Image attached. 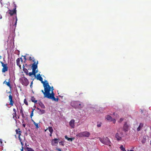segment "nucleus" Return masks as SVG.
<instances>
[{
    "label": "nucleus",
    "instance_id": "nucleus-1",
    "mask_svg": "<svg viewBox=\"0 0 151 151\" xmlns=\"http://www.w3.org/2000/svg\"><path fill=\"white\" fill-rule=\"evenodd\" d=\"M43 87L44 88V91L42 90L41 91L44 94L45 98H47V96H49L50 94V91L51 92L52 87L50 86L47 81L46 82H43Z\"/></svg>",
    "mask_w": 151,
    "mask_h": 151
},
{
    "label": "nucleus",
    "instance_id": "nucleus-2",
    "mask_svg": "<svg viewBox=\"0 0 151 151\" xmlns=\"http://www.w3.org/2000/svg\"><path fill=\"white\" fill-rule=\"evenodd\" d=\"M15 7L14 9L13 10H11L10 9H9L7 12H6V14H10V16H12L13 14H15V18H16V21L15 23V24L13 25V27L15 28L16 26L17 21V13H16V5L15 4Z\"/></svg>",
    "mask_w": 151,
    "mask_h": 151
},
{
    "label": "nucleus",
    "instance_id": "nucleus-3",
    "mask_svg": "<svg viewBox=\"0 0 151 151\" xmlns=\"http://www.w3.org/2000/svg\"><path fill=\"white\" fill-rule=\"evenodd\" d=\"M70 105L76 109H81L83 107V105L78 101H72L71 102Z\"/></svg>",
    "mask_w": 151,
    "mask_h": 151
},
{
    "label": "nucleus",
    "instance_id": "nucleus-4",
    "mask_svg": "<svg viewBox=\"0 0 151 151\" xmlns=\"http://www.w3.org/2000/svg\"><path fill=\"white\" fill-rule=\"evenodd\" d=\"M99 140L104 144L109 146H111V142L109 139L107 137L99 138Z\"/></svg>",
    "mask_w": 151,
    "mask_h": 151
},
{
    "label": "nucleus",
    "instance_id": "nucleus-5",
    "mask_svg": "<svg viewBox=\"0 0 151 151\" xmlns=\"http://www.w3.org/2000/svg\"><path fill=\"white\" fill-rule=\"evenodd\" d=\"M90 134L89 132L86 131L78 133L76 136L80 137H88Z\"/></svg>",
    "mask_w": 151,
    "mask_h": 151
},
{
    "label": "nucleus",
    "instance_id": "nucleus-6",
    "mask_svg": "<svg viewBox=\"0 0 151 151\" xmlns=\"http://www.w3.org/2000/svg\"><path fill=\"white\" fill-rule=\"evenodd\" d=\"M53 87H52V91L51 92V93H50L49 95V96H47V97H48L47 98L49 99H52V100L54 101H58V98H55V97L54 96H55V94L53 93Z\"/></svg>",
    "mask_w": 151,
    "mask_h": 151
},
{
    "label": "nucleus",
    "instance_id": "nucleus-7",
    "mask_svg": "<svg viewBox=\"0 0 151 151\" xmlns=\"http://www.w3.org/2000/svg\"><path fill=\"white\" fill-rule=\"evenodd\" d=\"M19 80L22 84L25 86H27L29 84V81L28 79L24 76L20 78Z\"/></svg>",
    "mask_w": 151,
    "mask_h": 151
},
{
    "label": "nucleus",
    "instance_id": "nucleus-8",
    "mask_svg": "<svg viewBox=\"0 0 151 151\" xmlns=\"http://www.w3.org/2000/svg\"><path fill=\"white\" fill-rule=\"evenodd\" d=\"M130 127L129 124H127V122H125L123 127V130L125 132H126L128 131Z\"/></svg>",
    "mask_w": 151,
    "mask_h": 151
},
{
    "label": "nucleus",
    "instance_id": "nucleus-9",
    "mask_svg": "<svg viewBox=\"0 0 151 151\" xmlns=\"http://www.w3.org/2000/svg\"><path fill=\"white\" fill-rule=\"evenodd\" d=\"M59 139L57 138H55L52 139L51 140V145L52 146H56L58 143V140Z\"/></svg>",
    "mask_w": 151,
    "mask_h": 151
},
{
    "label": "nucleus",
    "instance_id": "nucleus-10",
    "mask_svg": "<svg viewBox=\"0 0 151 151\" xmlns=\"http://www.w3.org/2000/svg\"><path fill=\"white\" fill-rule=\"evenodd\" d=\"M122 135L123 134L122 133H120V134L118 133H117L116 134L115 136L117 140H120L122 139Z\"/></svg>",
    "mask_w": 151,
    "mask_h": 151
},
{
    "label": "nucleus",
    "instance_id": "nucleus-11",
    "mask_svg": "<svg viewBox=\"0 0 151 151\" xmlns=\"http://www.w3.org/2000/svg\"><path fill=\"white\" fill-rule=\"evenodd\" d=\"M33 61L34 63L32 65V69H36L37 68L38 61H37V63H36L35 60H34Z\"/></svg>",
    "mask_w": 151,
    "mask_h": 151
},
{
    "label": "nucleus",
    "instance_id": "nucleus-12",
    "mask_svg": "<svg viewBox=\"0 0 151 151\" xmlns=\"http://www.w3.org/2000/svg\"><path fill=\"white\" fill-rule=\"evenodd\" d=\"M69 124L72 128H74L75 127V120L74 119H72L70 122Z\"/></svg>",
    "mask_w": 151,
    "mask_h": 151
},
{
    "label": "nucleus",
    "instance_id": "nucleus-13",
    "mask_svg": "<svg viewBox=\"0 0 151 151\" xmlns=\"http://www.w3.org/2000/svg\"><path fill=\"white\" fill-rule=\"evenodd\" d=\"M114 117L112 121H113V123L115 124L116 122V119H117L119 117V116L117 114H115L114 113Z\"/></svg>",
    "mask_w": 151,
    "mask_h": 151
},
{
    "label": "nucleus",
    "instance_id": "nucleus-14",
    "mask_svg": "<svg viewBox=\"0 0 151 151\" xmlns=\"http://www.w3.org/2000/svg\"><path fill=\"white\" fill-rule=\"evenodd\" d=\"M37 109L38 110V113L40 115L44 114L45 113V111L44 110L41 109L38 107L37 108Z\"/></svg>",
    "mask_w": 151,
    "mask_h": 151
},
{
    "label": "nucleus",
    "instance_id": "nucleus-15",
    "mask_svg": "<svg viewBox=\"0 0 151 151\" xmlns=\"http://www.w3.org/2000/svg\"><path fill=\"white\" fill-rule=\"evenodd\" d=\"M37 79L39 80L40 81H41V82L43 84V82H46V81H43V79L41 77V76L40 75V74H38L37 75Z\"/></svg>",
    "mask_w": 151,
    "mask_h": 151
},
{
    "label": "nucleus",
    "instance_id": "nucleus-16",
    "mask_svg": "<svg viewBox=\"0 0 151 151\" xmlns=\"http://www.w3.org/2000/svg\"><path fill=\"white\" fill-rule=\"evenodd\" d=\"M9 99L10 101L9 104H10L11 106H13V101L12 100V96L11 94L9 96Z\"/></svg>",
    "mask_w": 151,
    "mask_h": 151
},
{
    "label": "nucleus",
    "instance_id": "nucleus-17",
    "mask_svg": "<svg viewBox=\"0 0 151 151\" xmlns=\"http://www.w3.org/2000/svg\"><path fill=\"white\" fill-rule=\"evenodd\" d=\"M2 66L3 67L2 69V71L3 72H5L6 71H7L8 70V67L6 66V64Z\"/></svg>",
    "mask_w": 151,
    "mask_h": 151
},
{
    "label": "nucleus",
    "instance_id": "nucleus-18",
    "mask_svg": "<svg viewBox=\"0 0 151 151\" xmlns=\"http://www.w3.org/2000/svg\"><path fill=\"white\" fill-rule=\"evenodd\" d=\"M106 118L107 119V120L110 121H112L113 120L112 118L109 115H107L106 116Z\"/></svg>",
    "mask_w": 151,
    "mask_h": 151
},
{
    "label": "nucleus",
    "instance_id": "nucleus-19",
    "mask_svg": "<svg viewBox=\"0 0 151 151\" xmlns=\"http://www.w3.org/2000/svg\"><path fill=\"white\" fill-rule=\"evenodd\" d=\"M23 70L24 72L26 74V75H28V70L24 68V65H23Z\"/></svg>",
    "mask_w": 151,
    "mask_h": 151
},
{
    "label": "nucleus",
    "instance_id": "nucleus-20",
    "mask_svg": "<svg viewBox=\"0 0 151 151\" xmlns=\"http://www.w3.org/2000/svg\"><path fill=\"white\" fill-rule=\"evenodd\" d=\"M143 124L142 123H140L138 127L137 128V130L138 131H139L143 127Z\"/></svg>",
    "mask_w": 151,
    "mask_h": 151
},
{
    "label": "nucleus",
    "instance_id": "nucleus-21",
    "mask_svg": "<svg viewBox=\"0 0 151 151\" xmlns=\"http://www.w3.org/2000/svg\"><path fill=\"white\" fill-rule=\"evenodd\" d=\"M147 140V137L144 136L143 137L142 139V140L141 142L142 144L145 143Z\"/></svg>",
    "mask_w": 151,
    "mask_h": 151
},
{
    "label": "nucleus",
    "instance_id": "nucleus-22",
    "mask_svg": "<svg viewBox=\"0 0 151 151\" xmlns=\"http://www.w3.org/2000/svg\"><path fill=\"white\" fill-rule=\"evenodd\" d=\"M39 104L41 107L42 109H44L45 108V106L44 104L41 102L39 103Z\"/></svg>",
    "mask_w": 151,
    "mask_h": 151
},
{
    "label": "nucleus",
    "instance_id": "nucleus-23",
    "mask_svg": "<svg viewBox=\"0 0 151 151\" xmlns=\"http://www.w3.org/2000/svg\"><path fill=\"white\" fill-rule=\"evenodd\" d=\"M20 59L19 58H18L16 60V63H17V65H18V66H19V67L20 68L21 66L20 64Z\"/></svg>",
    "mask_w": 151,
    "mask_h": 151
},
{
    "label": "nucleus",
    "instance_id": "nucleus-24",
    "mask_svg": "<svg viewBox=\"0 0 151 151\" xmlns=\"http://www.w3.org/2000/svg\"><path fill=\"white\" fill-rule=\"evenodd\" d=\"M48 129L49 131L50 132V133H51V134H52V132L53 131V129L52 128V127H48Z\"/></svg>",
    "mask_w": 151,
    "mask_h": 151
},
{
    "label": "nucleus",
    "instance_id": "nucleus-25",
    "mask_svg": "<svg viewBox=\"0 0 151 151\" xmlns=\"http://www.w3.org/2000/svg\"><path fill=\"white\" fill-rule=\"evenodd\" d=\"M120 148L122 151H126L125 148L123 147V145H121L120 146Z\"/></svg>",
    "mask_w": 151,
    "mask_h": 151
},
{
    "label": "nucleus",
    "instance_id": "nucleus-26",
    "mask_svg": "<svg viewBox=\"0 0 151 151\" xmlns=\"http://www.w3.org/2000/svg\"><path fill=\"white\" fill-rule=\"evenodd\" d=\"M31 100L32 102H34L35 103H36L37 102V101L35 100V98L34 97H32Z\"/></svg>",
    "mask_w": 151,
    "mask_h": 151
},
{
    "label": "nucleus",
    "instance_id": "nucleus-27",
    "mask_svg": "<svg viewBox=\"0 0 151 151\" xmlns=\"http://www.w3.org/2000/svg\"><path fill=\"white\" fill-rule=\"evenodd\" d=\"M27 151H35L33 149L30 147H27Z\"/></svg>",
    "mask_w": 151,
    "mask_h": 151
},
{
    "label": "nucleus",
    "instance_id": "nucleus-28",
    "mask_svg": "<svg viewBox=\"0 0 151 151\" xmlns=\"http://www.w3.org/2000/svg\"><path fill=\"white\" fill-rule=\"evenodd\" d=\"M32 73H33V74L35 76L36 73H37V72H36V69H32Z\"/></svg>",
    "mask_w": 151,
    "mask_h": 151
},
{
    "label": "nucleus",
    "instance_id": "nucleus-29",
    "mask_svg": "<svg viewBox=\"0 0 151 151\" xmlns=\"http://www.w3.org/2000/svg\"><path fill=\"white\" fill-rule=\"evenodd\" d=\"M34 109H32V111L31 112L30 114V117H32L33 116V111Z\"/></svg>",
    "mask_w": 151,
    "mask_h": 151
},
{
    "label": "nucleus",
    "instance_id": "nucleus-30",
    "mask_svg": "<svg viewBox=\"0 0 151 151\" xmlns=\"http://www.w3.org/2000/svg\"><path fill=\"white\" fill-rule=\"evenodd\" d=\"M124 120V118H121L120 119V120L118 121V122L120 123L122 122Z\"/></svg>",
    "mask_w": 151,
    "mask_h": 151
},
{
    "label": "nucleus",
    "instance_id": "nucleus-31",
    "mask_svg": "<svg viewBox=\"0 0 151 151\" xmlns=\"http://www.w3.org/2000/svg\"><path fill=\"white\" fill-rule=\"evenodd\" d=\"M101 123L100 122L99 123H98L97 124V127H100L101 126Z\"/></svg>",
    "mask_w": 151,
    "mask_h": 151
},
{
    "label": "nucleus",
    "instance_id": "nucleus-32",
    "mask_svg": "<svg viewBox=\"0 0 151 151\" xmlns=\"http://www.w3.org/2000/svg\"><path fill=\"white\" fill-rule=\"evenodd\" d=\"M24 103L26 105H28V103L27 101H26V99H25L24 100Z\"/></svg>",
    "mask_w": 151,
    "mask_h": 151
},
{
    "label": "nucleus",
    "instance_id": "nucleus-33",
    "mask_svg": "<svg viewBox=\"0 0 151 151\" xmlns=\"http://www.w3.org/2000/svg\"><path fill=\"white\" fill-rule=\"evenodd\" d=\"M59 143L60 145H61L63 146L64 145V144H63V142L62 141H61V142H59Z\"/></svg>",
    "mask_w": 151,
    "mask_h": 151
},
{
    "label": "nucleus",
    "instance_id": "nucleus-34",
    "mask_svg": "<svg viewBox=\"0 0 151 151\" xmlns=\"http://www.w3.org/2000/svg\"><path fill=\"white\" fill-rule=\"evenodd\" d=\"M65 138L66 139H67L68 141H70V138H68L67 136H65Z\"/></svg>",
    "mask_w": 151,
    "mask_h": 151
},
{
    "label": "nucleus",
    "instance_id": "nucleus-35",
    "mask_svg": "<svg viewBox=\"0 0 151 151\" xmlns=\"http://www.w3.org/2000/svg\"><path fill=\"white\" fill-rule=\"evenodd\" d=\"M35 126L36 127V128H37V129H38V128H39V127H38V124L37 123H36V124L35 125Z\"/></svg>",
    "mask_w": 151,
    "mask_h": 151
},
{
    "label": "nucleus",
    "instance_id": "nucleus-36",
    "mask_svg": "<svg viewBox=\"0 0 151 151\" xmlns=\"http://www.w3.org/2000/svg\"><path fill=\"white\" fill-rule=\"evenodd\" d=\"M28 75L30 76H32V75H33V73H32V72H29L28 73Z\"/></svg>",
    "mask_w": 151,
    "mask_h": 151
},
{
    "label": "nucleus",
    "instance_id": "nucleus-37",
    "mask_svg": "<svg viewBox=\"0 0 151 151\" xmlns=\"http://www.w3.org/2000/svg\"><path fill=\"white\" fill-rule=\"evenodd\" d=\"M20 113L22 114H24L23 111L22 109H21L20 110Z\"/></svg>",
    "mask_w": 151,
    "mask_h": 151
},
{
    "label": "nucleus",
    "instance_id": "nucleus-38",
    "mask_svg": "<svg viewBox=\"0 0 151 151\" xmlns=\"http://www.w3.org/2000/svg\"><path fill=\"white\" fill-rule=\"evenodd\" d=\"M6 85L7 86H10V84L9 82H6Z\"/></svg>",
    "mask_w": 151,
    "mask_h": 151
},
{
    "label": "nucleus",
    "instance_id": "nucleus-39",
    "mask_svg": "<svg viewBox=\"0 0 151 151\" xmlns=\"http://www.w3.org/2000/svg\"><path fill=\"white\" fill-rule=\"evenodd\" d=\"M74 138H70V141H72L74 139Z\"/></svg>",
    "mask_w": 151,
    "mask_h": 151
},
{
    "label": "nucleus",
    "instance_id": "nucleus-40",
    "mask_svg": "<svg viewBox=\"0 0 151 151\" xmlns=\"http://www.w3.org/2000/svg\"><path fill=\"white\" fill-rule=\"evenodd\" d=\"M16 133L17 134H18L19 133V132H20V131H19L17 129H16Z\"/></svg>",
    "mask_w": 151,
    "mask_h": 151
},
{
    "label": "nucleus",
    "instance_id": "nucleus-41",
    "mask_svg": "<svg viewBox=\"0 0 151 151\" xmlns=\"http://www.w3.org/2000/svg\"><path fill=\"white\" fill-rule=\"evenodd\" d=\"M1 64H2V66H4V65H6V64H4V63L2 61L1 62Z\"/></svg>",
    "mask_w": 151,
    "mask_h": 151
},
{
    "label": "nucleus",
    "instance_id": "nucleus-42",
    "mask_svg": "<svg viewBox=\"0 0 151 151\" xmlns=\"http://www.w3.org/2000/svg\"><path fill=\"white\" fill-rule=\"evenodd\" d=\"M19 139L20 140V142H22V140L21 139V138L20 137H19Z\"/></svg>",
    "mask_w": 151,
    "mask_h": 151
},
{
    "label": "nucleus",
    "instance_id": "nucleus-43",
    "mask_svg": "<svg viewBox=\"0 0 151 151\" xmlns=\"http://www.w3.org/2000/svg\"><path fill=\"white\" fill-rule=\"evenodd\" d=\"M23 56L24 57V59L25 60V61H26V55H24V56Z\"/></svg>",
    "mask_w": 151,
    "mask_h": 151
},
{
    "label": "nucleus",
    "instance_id": "nucleus-44",
    "mask_svg": "<svg viewBox=\"0 0 151 151\" xmlns=\"http://www.w3.org/2000/svg\"><path fill=\"white\" fill-rule=\"evenodd\" d=\"M21 115H22V117L23 118H24V114H21Z\"/></svg>",
    "mask_w": 151,
    "mask_h": 151
},
{
    "label": "nucleus",
    "instance_id": "nucleus-45",
    "mask_svg": "<svg viewBox=\"0 0 151 151\" xmlns=\"http://www.w3.org/2000/svg\"><path fill=\"white\" fill-rule=\"evenodd\" d=\"M0 142L1 144V145H2V141L1 139H0Z\"/></svg>",
    "mask_w": 151,
    "mask_h": 151
},
{
    "label": "nucleus",
    "instance_id": "nucleus-46",
    "mask_svg": "<svg viewBox=\"0 0 151 151\" xmlns=\"http://www.w3.org/2000/svg\"><path fill=\"white\" fill-rule=\"evenodd\" d=\"M57 150H58V151H62L61 150V149L60 148H57Z\"/></svg>",
    "mask_w": 151,
    "mask_h": 151
},
{
    "label": "nucleus",
    "instance_id": "nucleus-47",
    "mask_svg": "<svg viewBox=\"0 0 151 151\" xmlns=\"http://www.w3.org/2000/svg\"><path fill=\"white\" fill-rule=\"evenodd\" d=\"M22 126L24 127H25L26 126V125L25 124H23Z\"/></svg>",
    "mask_w": 151,
    "mask_h": 151
},
{
    "label": "nucleus",
    "instance_id": "nucleus-48",
    "mask_svg": "<svg viewBox=\"0 0 151 151\" xmlns=\"http://www.w3.org/2000/svg\"><path fill=\"white\" fill-rule=\"evenodd\" d=\"M20 143H21V145H22V147H23V146L24 145H23V143L22 142H21Z\"/></svg>",
    "mask_w": 151,
    "mask_h": 151
},
{
    "label": "nucleus",
    "instance_id": "nucleus-49",
    "mask_svg": "<svg viewBox=\"0 0 151 151\" xmlns=\"http://www.w3.org/2000/svg\"><path fill=\"white\" fill-rule=\"evenodd\" d=\"M21 151H23V147H22V149H21Z\"/></svg>",
    "mask_w": 151,
    "mask_h": 151
},
{
    "label": "nucleus",
    "instance_id": "nucleus-50",
    "mask_svg": "<svg viewBox=\"0 0 151 151\" xmlns=\"http://www.w3.org/2000/svg\"><path fill=\"white\" fill-rule=\"evenodd\" d=\"M13 111H14V112H16V110L15 109H13Z\"/></svg>",
    "mask_w": 151,
    "mask_h": 151
},
{
    "label": "nucleus",
    "instance_id": "nucleus-51",
    "mask_svg": "<svg viewBox=\"0 0 151 151\" xmlns=\"http://www.w3.org/2000/svg\"><path fill=\"white\" fill-rule=\"evenodd\" d=\"M32 82L31 83L30 85V87H31L32 86Z\"/></svg>",
    "mask_w": 151,
    "mask_h": 151
},
{
    "label": "nucleus",
    "instance_id": "nucleus-52",
    "mask_svg": "<svg viewBox=\"0 0 151 151\" xmlns=\"http://www.w3.org/2000/svg\"><path fill=\"white\" fill-rule=\"evenodd\" d=\"M21 60V62H22L23 61V60H22V58H20V60Z\"/></svg>",
    "mask_w": 151,
    "mask_h": 151
},
{
    "label": "nucleus",
    "instance_id": "nucleus-53",
    "mask_svg": "<svg viewBox=\"0 0 151 151\" xmlns=\"http://www.w3.org/2000/svg\"><path fill=\"white\" fill-rule=\"evenodd\" d=\"M21 60V62H22L23 61V60H22V58H20V60Z\"/></svg>",
    "mask_w": 151,
    "mask_h": 151
},
{
    "label": "nucleus",
    "instance_id": "nucleus-54",
    "mask_svg": "<svg viewBox=\"0 0 151 151\" xmlns=\"http://www.w3.org/2000/svg\"><path fill=\"white\" fill-rule=\"evenodd\" d=\"M14 115H15V116L16 117V116H17L16 112H14Z\"/></svg>",
    "mask_w": 151,
    "mask_h": 151
},
{
    "label": "nucleus",
    "instance_id": "nucleus-55",
    "mask_svg": "<svg viewBox=\"0 0 151 151\" xmlns=\"http://www.w3.org/2000/svg\"><path fill=\"white\" fill-rule=\"evenodd\" d=\"M2 18V16L1 14L0 15V19H1Z\"/></svg>",
    "mask_w": 151,
    "mask_h": 151
},
{
    "label": "nucleus",
    "instance_id": "nucleus-56",
    "mask_svg": "<svg viewBox=\"0 0 151 151\" xmlns=\"http://www.w3.org/2000/svg\"><path fill=\"white\" fill-rule=\"evenodd\" d=\"M127 151H134L133 150H127Z\"/></svg>",
    "mask_w": 151,
    "mask_h": 151
},
{
    "label": "nucleus",
    "instance_id": "nucleus-57",
    "mask_svg": "<svg viewBox=\"0 0 151 151\" xmlns=\"http://www.w3.org/2000/svg\"><path fill=\"white\" fill-rule=\"evenodd\" d=\"M33 123L34 124V125H35L37 123H36L35 122H34Z\"/></svg>",
    "mask_w": 151,
    "mask_h": 151
},
{
    "label": "nucleus",
    "instance_id": "nucleus-58",
    "mask_svg": "<svg viewBox=\"0 0 151 151\" xmlns=\"http://www.w3.org/2000/svg\"><path fill=\"white\" fill-rule=\"evenodd\" d=\"M29 60H31V57H29Z\"/></svg>",
    "mask_w": 151,
    "mask_h": 151
},
{
    "label": "nucleus",
    "instance_id": "nucleus-59",
    "mask_svg": "<svg viewBox=\"0 0 151 151\" xmlns=\"http://www.w3.org/2000/svg\"><path fill=\"white\" fill-rule=\"evenodd\" d=\"M52 134H51V133H50V136H52Z\"/></svg>",
    "mask_w": 151,
    "mask_h": 151
},
{
    "label": "nucleus",
    "instance_id": "nucleus-60",
    "mask_svg": "<svg viewBox=\"0 0 151 151\" xmlns=\"http://www.w3.org/2000/svg\"><path fill=\"white\" fill-rule=\"evenodd\" d=\"M32 122H33V123H34V122H35L33 120H32Z\"/></svg>",
    "mask_w": 151,
    "mask_h": 151
},
{
    "label": "nucleus",
    "instance_id": "nucleus-61",
    "mask_svg": "<svg viewBox=\"0 0 151 151\" xmlns=\"http://www.w3.org/2000/svg\"><path fill=\"white\" fill-rule=\"evenodd\" d=\"M1 56H0V58L1 59Z\"/></svg>",
    "mask_w": 151,
    "mask_h": 151
},
{
    "label": "nucleus",
    "instance_id": "nucleus-62",
    "mask_svg": "<svg viewBox=\"0 0 151 151\" xmlns=\"http://www.w3.org/2000/svg\"><path fill=\"white\" fill-rule=\"evenodd\" d=\"M150 145H151V140L150 141Z\"/></svg>",
    "mask_w": 151,
    "mask_h": 151
},
{
    "label": "nucleus",
    "instance_id": "nucleus-63",
    "mask_svg": "<svg viewBox=\"0 0 151 151\" xmlns=\"http://www.w3.org/2000/svg\"><path fill=\"white\" fill-rule=\"evenodd\" d=\"M5 82H6V81H4V83Z\"/></svg>",
    "mask_w": 151,
    "mask_h": 151
},
{
    "label": "nucleus",
    "instance_id": "nucleus-64",
    "mask_svg": "<svg viewBox=\"0 0 151 151\" xmlns=\"http://www.w3.org/2000/svg\"><path fill=\"white\" fill-rule=\"evenodd\" d=\"M150 129L151 130V127H150Z\"/></svg>",
    "mask_w": 151,
    "mask_h": 151
}]
</instances>
